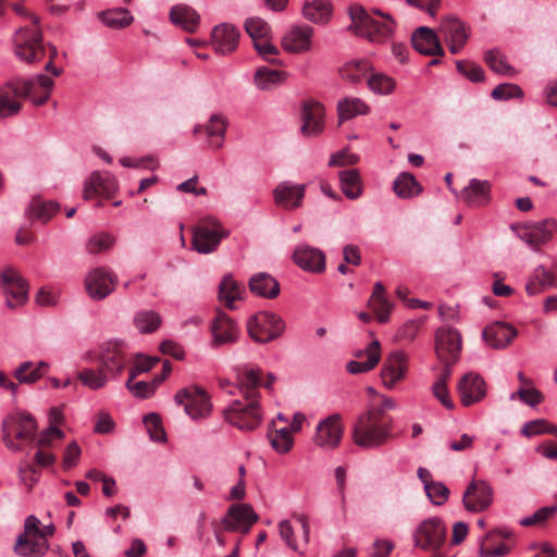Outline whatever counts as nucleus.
I'll return each mask as SVG.
<instances>
[{
    "mask_svg": "<svg viewBox=\"0 0 557 557\" xmlns=\"http://www.w3.org/2000/svg\"><path fill=\"white\" fill-rule=\"evenodd\" d=\"M237 386L230 388L228 380L220 379L219 385L230 395L236 391L243 396L242 399L233 400L224 410V420L240 431H253L262 421V410L259 404L260 385L259 369L249 366H238L235 369Z\"/></svg>",
    "mask_w": 557,
    "mask_h": 557,
    "instance_id": "nucleus-1",
    "label": "nucleus"
},
{
    "mask_svg": "<svg viewBox=\"0 0 557 557\" xmlns=\"http://www.w3.org/2000/svg\"><path fill=\"white\" fill-rule=\"evenodd\" d=\"M54 82L51 77L40 74L33 79H16L0 88V116L5 117L18 113L22 99H29L34 104L46 103L52 92Z\"/></svg>",
    "mask_w": 557,
    "mask_h": 557,
    "instance_id": "nucleus-2",
    "label": "nucleus"
},
{
    "mask_svg": "<svg viewBox=\"0 0 557 557\" xmlns=\"http://www.w3.org/2000/svg\"><path fill=\"white\" fill-rule=\"evenodd\" d=\"M392 418L383 420L380 410H367L354 424L352 441L363 449L377 448L392 438Z\"/></svg>",
    "mask_w": 557,
    "mask_h": 557,
    "instance_id": "nucleus-3",
    "label": "nucleus"
},
{
    "mask_svg": "<svg viewBox=\"0 0 557 557\" xmlns=\"http://www.w3.org/2000/svg\"><path fill=\"white\" fill-rule=\"evenodd\" d=\"M350 18L349 29L370 41L385 40L392 35L395 25L391 15L377 9L368 12L362 7H352L350 8Z\"/></svg>",
    "mask_w": 557,
    "mask_h": 557,
    "instance_id": "nucleus-4",
    "label": "nucleus"
},
{
    "mask_svg": "<svg viewBox=\"0 0 557 557\" xmlns=\"http://www.w3.org/2000/svg\"><path fill=\"white\" fill-rule=\"evenodd\" d=\"M33 22V26H24L15 32L13 37L15 55L26 63L40 61L46 53L42 42V33L39 28V17L27 13Z\"/></svg>",
    "mask_w": 557,
    "mask_h": 557,
    "instance_id": "nucleus-5",
    "label": "nucleus"
},
{
    "mask_svg": "<svg viewBox=\"0 0 557 557\" xmlns=\"http://www.w3.org/2000/svg\"><path fill=\"white\" fill-rule=\"evenodd\" d=\"M1 429L5 447L12 451H20L23 443H32L35 440L37 423L30 414L15 412L2 421Z\"/></svg>",
    "mask_w": 557,
    "mask_h": 557,
    "instance_id": "nucleus-6",
    "label": "nucleus"
},
{
    "mask_svg": "<svg viewBox=\"0 0 557 557\" xmlns=\"http://www.w3.org/2000/svg\"><path fill=\"white\" fill-rule=\"evenodd\" d=\"M191 231V247L202 255L214 252L221 240L230 235L221 222L212 216L201 219Z\"/></svg>",
    "mask_w": 557,
    "mask_h": 557,
    "instance_id": "nucleus-7",
    "label": "nucleus"
},
{
    "mask_svg": "<svg viewBox=\"0 0 557 557\" xmlns=\"http://www.w3.org/2000/svg\"><path fill=\"white\" fill-rule=\"evenodd\" d=\"M247 331L258 344H268L285 331V322L273 312L260 311L248 319Z\"/></svg>",
    "mask_w": 557,
    "mask_h": 557,
    "instance_id": "nucleus-8",
    "label": "nucleus"
},
{
    "mask_svg": "<svg viewBox=\"0 0 557 557\" xmlns=\"http://www.w3.org/2000/svg\"><path fill=\"white\" fill-rule=\"evenodd\" d=\"M245 29L253 41V47L264 61L278 64L274 58L278 54V49L269 40L271 28L269 24L260 17H250L245 22Z\"/></svg>",
    "mask_w": 557,
    "mask_h": 557,
    "instance_id": "nucleus-9",
    "label": "nucleus"
},
{
    "mask_svg": "<svg viewBox=\"0 0 557 557\" xmlns=\"http://www.w3.org/2000/svg\"><path fill=\"white\" fill-rule=\"evenodd\" d=\"M174 399L177 405L184 406L185 412L194 420L208 417L212 410L207 392L198 386L180 389Z\"/></svg>",
    "mask_w": 557,
    "mask_h": 557,
    "instance_id": "nucleus-10",
    "label": "nucleus"
},
{
    "mask_svg": "<svg viewBox=\"0 0 557 557\" xmlns=\"http://www.w3.org/2000/svg\"><path fill=\"white\" fill-rule=\"evenodd\" d=\"M446 528L440 518L423 520L413 533L414 546L426 552L437 550L445 542Z\"/></svg>",
    "mask_w": 557,
    "mask_h": 557,
    "instance_id": "nucleus-11",
    "label": "nucleus"
},
{
    "mask_svg": "<svg viewBox=\"0 0 557 557\" xmlns=\"http://www.w3.org/2000/svg\"><path fill=\"white\" fill-rule=\"evenodd\" d=\"M5 304L10 309L24 306L28 299V283L13 268L4 269L0 274Z\"/></svg>",
    "mask_w": 557,
    "mask_h": 557,
    "instance_id": "nucleus-12",
    "label": "nucleus"
},
{
    "mask_svg": "<svg viewBox=\"0 0 557 557\" xmlns=\"http://www.w3.org/2000/svg\"><path fill=\"white\" fill-rule=\"evenodd\" d=\"M259 516L249 504L232 505L226 515L221 519V523L227 532H240L246 534L258 521Z\"/></svg>",
    "mask_w": 557,
    "mask_h": 557,
    "instance_id": "nucleus-13",
    "label": "nucleus"
},
{
    "mask_svg": "<svg viewBox=\"0 0 557 557\" xmlns=\"http://www.w3.org/2000/svg\"><path fill=\"white\" fill-rule=\"evenodd\" d=\"M343 434L342 417L334 413L318 423L313 442L324 449H334L339 445Z\"/></svg>",
    "mask_w": 557,
    "mask_h": 557,
    "instance_id": "nucleus-14",
    "label": "nucleus"
},
{
    "mask_svg": "<svg viewBox=\"0 0 557 557\" xmlns=\"http://www.w3.org/2000/svg\"><path fill=\"white\" fill-rule=\"evenodd\" d=\"M409 357L405 350H391L383 362L381 377L385 387L392 389L406 377Z\"/></svg>",
    "mask_w": 557,
    "mask_h": 557,
    "instance_id": "nucleus-15",
    "label": "nucleus"
},
{
    "mask_svg": "<svg viewBox=\"0 0 557 557\" xmlns=\"http://www.w3.org/2000/svg\"><path fill=\"white\" fill-rule=\"evenodd\" d=\"M325 108L315 100H306L301 106L300 132L306 137H315L323 133L325 126Z\"/></svg>",
    "mask_w": 557,
    "mask_h": 557,
    "instance_id": "nucleus-16",
    "label": "nucleus"
},
{
    "mask_svg": "<svg viewBox=\"0 0 557 557\" xmlns=\"http://www.w3.org/2000/svg\"><path fill=\"white\" fill-rule=\"evenodd\" d=\"M115 284V274L104 268L94 269L85 278V288L94 299H103L109 296L113 292Z\"/></svg>",
    "mask_w": 557,
    "mask_h": 557,
    "instance_id": "nucleus-17",
    "label": "nucleus"
},
{
    "mask_svg": "<svg viewBox=\"0 0 557 557\" xmlns=\"http://www.w3.org/2000/svg\"><path fill=\"white\" fill-rule=\"evenodd\" d=\"M117 190V182L114 176L109 173L92 172L86 180L83 190L85 200L96 197L111 199Z\"/></svg>",
    "mask_w": 557,
    "mask_h": 557,
    "instance_id": "nucleus-18",
    "label": "nucleus"
},
{
    "mask_svg": "<svg viewBox=\"0 0 557 557\" xmlns=\"http://www.w3.org/2000/svg\"><path fill=\"white\" fill-rule=\"evenodd\" d=\"M438 30L444 41L449 46V51L453 54H457L461 51L470 35L465 24L453 16L443 20Z\"/></svg>",
    "mask_w": 557,
    "mask_h": 557,
    "instance_id": "nucleus-19",
    "label": "nucleus"
},
{
    "mask_svg": "<svg viewBox=\"0 0 557 557\" xmlns=\"http://www.w3.org/2000/svg\"><path fill=\"white\" fill-rule=\"evenodd\" d=\"M462 502L469 511H483L493 502V490L485 481H472L463 493Z\"/></svg>",
    "mask_w": 557,
    "mask_h": 557,
    "instance_id": "nucleus-20",
    "label": "nucleus"
},
{
    "mask_svg": "<svg viewBox=\"0 0 557 557\" xmlns=\"http://www.w3.org/2000/svg\"><path fill=\"white\" fill-rule=\"evenodd\" d=\"M556 230L557 222L555 220H545L520 227L518 230V236L530 247L536 249L547 243Z\"/></svg>",
    "mask_w": 557,
    "mask_h": 557,
    "instance_id": "nucleus-21",
    "label": "nucleus"
},
{
    "mask_svg": "<svg viewBox=\"0 0 557 557\" xmlns=\"http://www.w3.org/2000/svg\"><path fill=\"white\" fill-rule=\"evenodd\" d=\"M210 331L216 345L235 344L239 335L236 323L222 310L216 311Z\"/></svg>",
    "mask_w": 557,
    "mask_h": 557,
    "instance_id": "nucleus-22",
    "label": "nucleus"
},
{
    "mask_svg": "<svg viewBox=\"0 0 557 557\" xmlns=\"http://www.w3.org/2000/svg\"><path fill=\"white\" fill-rule=\"evenodd\" d=\"M292 258L305 271L321 273L325 270V255L323 251L307 244L298 245Z\"/></svg>",
    "mask_w": 557,
    "mask_h": 557,
    "instance_id": "nucleus-23",
    "label": "nucleus"
},
{
    "mask_svg": "<svg viewBox=\"0 0 557 557\" xmlns=\"http://www.w3.org/2000/svg\"><path fill=\"white\" fill-rule=\"evenodd\" d=\"M458 392L461 404L466 407L471 406L485 396V382L480 375L468 373L461 377L458 384Z\"/></svg>",
    "mask_w": 557,
    "mask_h": 557,
    "instance_id": "nucleus-24",
    "label": "nucleus"
},
{
    "mask_svg": "<svg viewBox=\"0 0 557 557\" xmlns=\"http://www.w3.org/2000/svg\"><path fill=\"white\" fill-rule=\"evenodd\" d=\"M239 35V30L235 26L220 24L212 29L211 44L218 53H232L238 46Z\"/></svg>",
    "mask_w": 557,
    "mask_h": 557,
    "instance_id": "nucleus-25",
    "label": "nucleus"
},
{
    "mask_svg": "<svg viewBox=\"0 0 557 557\" xmlns=\"http://www.w3.org/2000/svg\"><path fill=\"white\" fill-rule=\"evenodd\" d=\"M305 189L306 186L300 184H278L273 190L274 202L283 209L295 210L302 203Z\"/></svg>",
    "mask_w": 557,
    "mask_h": 557,
    "instance_id": "nucleus-26",
    "label": "nucleus"
},
{
    "mask_svg": "<svg viewBox=\"0 0 557 557\" xmlns=\"http://www.w3.org/2000/svg\"><path fill=\"white\" fill-rule=\"evenodd\" d=\"M313 28L309 25L294 26L282 39V46L286 51L302 53L311 48Z\"/></svg>",
    "mask_w": 557,
    "mask_h": 557,
    "instance_id": "nucleus-27",
    "label": "nucleus"
},
{
    "mask_svg": "<svg viewBox=\"0 0 557 557\" xmlns=\"http://www.w3.org/2000/svg\"><path fill=\"white\" fill-rule=\"evenodd\" d=\"M413 48L421 54L443 57L445 51L437 35L429 27H419L411 37Z\"/></svg>",
    "mask_w": 557,
    "mask_h": 557,
    "instance_id": "nucleus-28",
    "label": "nucleus"
},
{
    "mask_svg": "<svg viewBox=\"0 0 557 557\" xmlns=\"http://www.w3.org/2000/svg\"><path fill=\"white\" fill-rule=\"evenodd\" d=\"M459 198L469 207H483L491 199V184L488 181L472 178L460 191Z\"/></svg>",
    "mask_w": 557,
    "mask_h": 557,
    "instance_id": "nucleus-29",
    "label": "nucleus"
},
{
    "mask_svg": "<svg viewBox=\"0 0 557 557\" xmlns=\"http://www.w3.org/2000/svg\"><path fill=\"white\" fill-rule=\"evenodd\" d=\"M517 334L518 332L513 326L504 322H495L485 327L483 338L485 344L492 346V348H503L511 345Z\"/></svg>",
    "mask_w": 557,
    "mask_h": 557,
    "instance_id": "nucleus-30",
    "label": "nucleus"
},
{
    "mask_svg": "<svg viewBox=\"0 0 557 557\" xmlns=\"http://www.w3.org/2000/svg\"><path fill=\"white\" fill-rule=\"evenodd\" d=\"M227 125V119L223 114L216 113L210 116L208 123L205 126H195L194 133L197 134L203 129L209 137L210 146L215 149H220L224 144Z\"/></svg>",
    "mask_w": 557,
    "mask_h": 557,
    "instance_id": "nucleus-31",
    "label": "nucleus"
},
{
    "mask_svg": "<svg viewBox=\"0 0 557 557\" xmlns=\"http://www.w3.org/2000/svg\"><path fill=\"white\" fill-rule=\"evenodd\" d=\"M14 549L22 557H42L49 550V542L41 534L18 535Z\"/></svg>",
    "mask_w": 557,
    "mask_h": 557,
    "instance_id": "nucleus-32",
    "label": "nucleus"
},
{
    "mask_svg": "<svg viewBox=\"0 0 557 557\" xmlns=\"http://www.w3.org/2000/svg\"><path fill=\"white\" fill-rule=\"evenodd\" d=\"M368 308L371 310L377 322H388L393 305L385 296V287L381 282L375 283L373 292L368 300Z\"/></svg>",
    "mask_w": 557,
    "mask_h": 557,
    "instance_id": "nucleus-33",
    "label": "nucleus"
},
{
    "mask_svg": "<svg viewBox=\"0 0 557 557\" xmlns=\"http://www.w3.org/2000/svg\"><path fill=\"white\" fill-rule=\"evenodd\" d=\"M170 21L188 33H195L200 24V15L186 4L174 5L169 13Z\"/></svg>",
    "mask_w": 557,
    "mask_h": 557,
    "instance_id": "nucleus-34",
    "label": "nucleus"
},
{
    "mask_svg": "<svg viewBox=\"0 0 557 557\" xmlns=\"http://www.w3.org/2000/svg\"><path fill=\"white\" fill-rule=\"evenodd\" d=\"M249 289L252 294L273 299L280 294V283L268 273H258L250 278Z\"/></svg>",
    "mask_w": 557,
    "mask_h": 557,
    "instance_id": "nucleus-35",
    "label": "nucleus"
},
{
    "mask_svg": "<svg viewBox=\"0 0 557 557\" xmlns=\"http://www.w3.org/2000/svg\"><path fill=\"white\" fill-rule=\"evenodd\" d=\"M380 350H357L355 359L346 363L350 374H361L372 370L380 361Z\"/></svg>",
    "mask_w": 557,
    "mask_h": 557,
    "instance_id": "nucleus-36",
    "label": "nucleus"
},
{
    "mask_svg": "<svg viewBox=\"0 0 557 557\" xmlns=\"http://www.w3.org/2000/svg\"><path fill=\"white\" fill-rule=\"evenodd\" d=\"M245 293V288L238 284L231 275H225L220 285L218 297L227 309H235L234 302L240 300Z\"/></svg>",
    "mask_w": 557,
    "mask_h": 557,
    "instance_id": "nucleus-37",
    "label": "nucleus"
},
{
    "mask_svg": "<svg viewBox=\"0 0 557 557\" xmlns=\"http://www.w3.org/2000/svg\"><path fill=\"white\" fill-rule=\"evenodd\" d=\"M338 178L341 190L348 199L356 200L362 195V180L358 170H343L338 173Z\"/></svg>",
    "mask_w": 557,
    "mask_h": 557,
    "instance_id": "nucleus-38",
    "label": "nucleus"
},
{
    "mask_svg": "<svg viewBox=\"0 0 557 557\" xmlns=\"http://www.w3.org/2000/svg\"><path fill=\"white\" fill-rule=\"evenodd\" d=\"M332 10V4L327 0H312L305 2L302 15L312 23L325 24L331 17Z\"/></svg>",
    "mask_w": 557,
    "mask_h": 557,
    "instance_id": "nucleus-39",
    "label": "nucleus"
},
{
    "mask_svg": "<svg viewBox=\"0 0 557 557\" xmlns=\"http://www.w3.org/2000/svg\"><path fill=\"white\" fill-rule=\"evenodd\" d=\"M369 107L359 98L346 97L337 102V114L339 124L358 115L368 114Z\"/></svg>",
    "mask_w": 557,
    "mask_h": 557,
    "instance_id": "nucleus-40",
    "label": "nucleus"
},
{
    "mask_svg": "<svg viewBox=\"0 0 557 557\" xmlns=\"http://www.w3.org/2000/svg\"><path fill=\"white\" fill-rule=\"evenodd\" d=\"M554 284V274L545 267L539 265L527 283L525 290L530 296H534L544 292L547 287L553 286Z\"/></svg>",
    "mask_w": 557,
    "mask_h": 557,
    "instance_id": "nucleus-41",
    "label": "nucleus"
},
{
    "mask_svg": "<svg viewBox=\"0 0 557 557\" xmlns=\"http://www.w3.org/2000/svg\"><path fill=\"white\" fill-rule=\"evenodd\" d=\"M286 78V73L268 67H259L255 73V84L260 90H271L281 85Z\"/></svg>",
    "mask_w": 557,
    "mask_h": 557,
    "instance_id": "nucleus-42",
    "label": "nucleus"
},
{
    "mask_svg": "<svg viewBox=\"0 0 557 557\" xmlns=\"http://www.w3.org/2000/svg\"><path fill=\"white\" fill-rule=\"evenodd\" d=\"M393 190L400 198H411L419 195L422 187L412 174L403 172L394 181Z\"/></svg>",
    "mask_w": 557,
    "mask_h": 557,
    "instance_id": "nucleus-43",
    "label": "nucleus"
},
{
    "mask_svg": "<svg viewBox=\"0 0 557 557\" xmlns=\"http://www.w3.org/2000/svg\"><path fill=\"white\" fill-rule=\"evenodd\" d=\"M47 370L48 364L42 361L37 363L25 361L16 368L15 377L20 383L30 384L40 379Z\"/></svg>",
    "mask_w": 557,
    "mask_h": 557,
    "instance_id": "nucleus-44",
    "label": "nucleus"
},
{
    "mask_svg": "<svg viewBox=\"0 0 557 557\" xmlns=\"http://www.w3.org/2000/svg\"><path fill=\"white\" fill-rule=\"evenodd\" d=\"M484 61L493 72L499 75L512 77L517 74V71L508 64L506 57L497 49L488 50Z\"/></svg>",
    "mask_w": 557,
    "mask_h": 557,
    "instance_id": "nucleus-45",
    "label": "nucleus"
},
{
    "mask_svg": "<svg viewBox=\"0 0 557 557\" xmlns=\"http://www.w3.org/2000/svg\"><path fill=\"white\" fill-rule=\"evenodd\" d=\"M59 210L54 202H45L40 198H33L28 206V216L47 223Z\"/></svg>",
    "mask_w": 557,
    "mask_h": 557,
    "instance_id": "nucleus-46",
    "label": "nucleus"
},
{
    "mask_svg": "<svg viewBox=\"0 0 557 557\" xmlns=\"http://www.w3.org/2000/svg\"><path fill=\"white\" fill-rule=\"evenodd\" d=\"M134 325L140 333H152L161 324V317L152 310H141L134 315Z\"/></svg>",
    "mask_w": 557,
    "mask_h": 557,
    "instance_id": "nucleus-47",
    "label": "nucleus"
},
{
    "mask_svg": "<svg viewBox=\"0 0 557 557\" xmlns=\"http://www.w3.org/2000/svg\"><path fill=\"white\" fill-rule=\"evenodd\" d=\"M371 70V65L367 60H359L347 63L342 70V78L352 84L359 83L366 77L368 72Z\"/></svg>",
    "mask_w": 557,
    "mask_h": 557,
    "instance_id": "nucleus-48",
    "label": "nucleus"
},
{
    "mask_svg": "<svg viewBox=\"0 0 557 557\" xmlns=\"http://www.w3.org/2000/svg\"><path fill=\"white\" fill-rule=\"evenodd\" d=\"M272 448L278 454H285L290 450L294 440L288 428H282L268 434Z\"/></svg>",
    "mask_w": 557,
    "mask_h": 557,
    "instance_id": "nucleus-49",
    "label": "nucleus"
},
{
    "mask_svg": "<svg viewBox=\"0 0 557 557\" xmlns=\"http://www.w3.org/2000/svg\"><path fill=\"white\" fill-rule=\"evenodd\" d=\"M461 345L462 338L458 330L450 326L437 330L435 348H461Z\"/></svg>",
    "mask_w": 557,
    "mask_h": 557,
    "instance_id": "nucleus-50",
    "label": "nucleus"
},
{
    "mask_svg": "<svg viewBox=\"0 0 557 557\" xmlns=\"http://www.w3.org/2000/svg\"><path fill=\"white\" fill-rule=\"evenodd\" d=\"M103 23L112 28H123L133 22V16L126 9H117L103 13Z\"/></svg>",
    "mask_w": 557,
    "mask_h": 557,
    "instance_id": "nucleus-51",
    "label": "nucleus"
},
{
    "mask_svg": "<svg viewBox=\"0 0 557 557\" xmlns=\"http://www.w3.org/2000/svg\"><path fill=\"white\" fill-rule=\"evenodd\" d=\"M136 376H132L129 373L128 380L126 381L127 389L138 398H148L154 394L156 388L159 386L154 380L152 381H138L134 382Z\"/></svg>",
    "mask_w": 557,
    "mask_h": 557,
    "instance_id": "nucleus-52",
    "label": "nucleus"
},
{
    "mask_svg": "<svg viewBox=\"0 0 557 557\" xmlns=\"http://www.w3.org/2000/svg\"><path fill=\"white\" fill-rule=\"evenodd\" d=\"M115 243V237L109 233H99L91 236L87 243V251L92 255L101 253L110 249Z\"/></svg>",
    "mask_w": 557,
    "mask_h": 557,
    "instance_id": "nucleus-53",
    "label": "nucleus"
},
{
    "mask_svg": "<svg viewBox=\"0 0 557 557\" xmlns=\"http://www.w3.org/2000/svg\"><path fill=\"white\" fill-rule=\"evenodd\" d=\"M367 83L372 91L381 95L391 94L395 88L394 79L381 73L371 74L367 78Z\"/></svg>",
    "mask_w": 557,
    "mask_h": 557,
    "instance_id": "nucleus-54",
    "label": "nucleus"
},
{
    "mask_svg": "<svg viewBox=\"0 0 557 557\" xmlns=\"http://www.w3.org/2000/svg\"><path fill=\"white\" fill-rule=\"evenodd\" d=\"M78 379L85 386L94 391L103 387L108 382L107 375L102 370L96 372L92 369H83L78 373Z\"/></svg>",
    "mask_w": 557,
    "mask_h": 557,
    "instance_id": "nucleus-55",
    "label": "nucleus"
},
{
    "mask_svg": "<svg viewBox=\"0 0 557 557\" xmlns=\"http://www.w3.org/2000/svg\"><path fill=\"white\" fill-rule=\"evenodd\" d=\"M424 491L430 502L436 506L445 504L449 496V488L440 481L429 482Z\"/></svg>",
    "mask_w": 557,
    "mask_h": 557,
    "instance_id": "nucleus-56",
    "label": "nucleus"
},
{
    "mask_svg": "<svg viewBox=\"0 0 557 557\" xmlns=\"http://www.w3.org/2000/svg\"><path fill=\"white\" fill-rule=\"evenodd\" d=\"M144 423L152 441L164 442L166 440L160 417L157 413H149L145 416Z\"/></svg>",
    "mask_w": 557,
    "mask_h": 557,
    "instance_id": "nucleus-57",
    "label": "nucleus"
},
{
    "mask_svg": "<svg viewBox=\"0 0 557 557\" xmlns=\"http://www.w3.org/2000/svg\"><path fill=\"white\" fill-rule=\"evenodd\" d=\"M522 89L516 84H499L492 90V98L495 100H508L522 97Z\"/></svg>",
    "mask_w": 557,
    "mask_h": 557,
    "instance_id": "nucleus-58",
    "label": "nucleus"
},
{
    "mask_svg": "<svg viewBox=\"0 0 557 557\" xmlns=\"http://www.w3.org/2000/svg\"><path fill=\"white\" fill-rule=\"evenodd\" d=\"M160 361L159 357L148 356L145 354H137L134 366L131 369L132 376H137L141 373L148 372Z\"/></svg>",
    "mask_w": 557,
    "mask_h": 557,
    "instance_id": "nucleus-59",
    "label": "nucleus"
},
{
    "mask_svg": "<svg viewBox=\"0 0 557 557\" xmlns=\"http://www.w3.org/2000/svg\"><path fill=\"white\" fill-rule=\"evenodd\" d=\"M99 359L106 370L121 371L123 368V357L120 350H102Z\"/></svg>",
    "mask_w": 557,
    "mask_h": 557,
    "instance_id": "nucleus-60",
    "label": "nucleus"
},
{
    "mask_svg": "<svg viewBox=\"0 0 557 557\" xmlns=\"http://www.w3.org/2000/svg\"><path fill=\"white\" fill-rule=\"evenodd\" d=\"M516 397L530 407L540 405L544 399L543 394L536 388H520L510 395V399Z\"/></svg>",
    "mask_w": 557,
    "mask_h": 557,
    "instance_id": "nucleus-61",
    "label": "nucleus"
},
{
    "mask_svg": "<svg viewBox=\"0 0 557 557\" xmlns=\"http://www.w3.org/2000/svg\"><path fill=\"white\" fill-rule=\"evenodd\" d=\"M458 71L471 82H482L484 79V72L481 66L469 61H457Z\"/></svg>",
    "mask_w": 557,
    "mask_h": 557,
    "instance_id": "nucleus-62",
    "label": "nucleus"
},
{
    "mask_svg": "<svg viewBox=\"0 0 557 557\" xmlns=\"http://www.w3.org/2000/svg\"><path fill=\"white\" fill-rule=\"evenodd\" d=\"M360 160L359 156L355 153H350L348 150L344 149L336 153H333L330 157L329 165L330 166H346L354 165L358 163Z\"/></svg>",
    "mask_w": 557,
    "mask_h": 557,
    "instance_id": "nucleus-63",
    "label": "nucleus"
},
{
    "mask_svg": "<svg viewBox=\"0 0 557 557\" xmlns=\"http://www.w3.org/2000/svg\"><path fill=\"white\" fill-rule=\"evenodd\" d=\"M432 393L435 398H437L441 404L447 408L453 409L454 403L449 398L448 389L446 383H444V380H436L432 385Z\"/></svg>",
    "mask_w": 557,
    "mask_h": 557,
    "instance_id": "nucleus-64",
    "label": "nucleus"
}]
</instances>
